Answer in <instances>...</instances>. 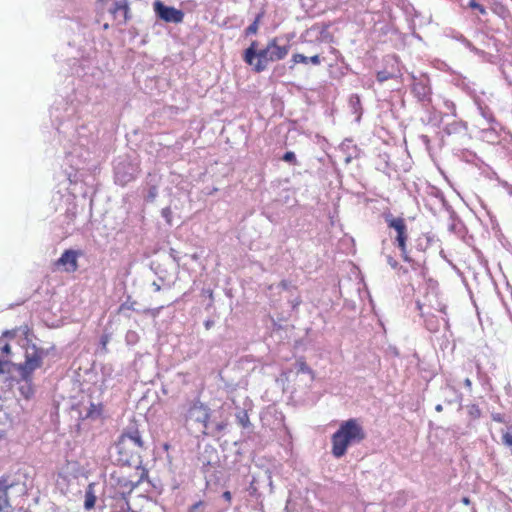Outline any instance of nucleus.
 I'll list each match as a JSON object with an SVG mask.
<instances>
[{
    "label": "nucleus",
    "mask_w": 512,
    "mask_h": 512,
    "mask_svg": "<svg viewBox=\"0 0 512 512\" xmlns=\"http://www.w3.org/2000/svg\"><path fill=\"white\" fill-rule=\"evenodd\" d=\"M364 438L362 426L356 419H349L332 435V454L340 458L346 453L348 446L360 443Z\"/></svg>",
    "instance_id": "1"
},
{
    "label": "nucleus",
    "mask_w": 512,
    "mask_h": 512,
    "mask_svg": "<svg viewBox=\"0 0 512 512\" xmlns=\"http://www.w3.org/2000/svg\"><path fill=\"white\" fill-rule=\"evenodd\" d=\"M210 409L200 401H193L185 408L184 423L187 429L208 435Z\"/></svg>",
    "instance_id": "2"
},
{
    "label": "nucleus",
    "mask_w": 512,
    "mask_h": 512,
    "mask_svg": "<svg viewBox=\"0 0 512 512\" xmlns=\"http://www.w3.org/2000/svg\"><path fill=\"white\" fill-rule=\"evenodd\" d=\"M47 353L44 349L31 345L26 349L25 361L16 365V369L23 381L30 383L32 381V375L36 369H39L43 364V359Z\"/></svg>",
    "instance_id": "3"
},
{
    "label": "nucleus",
    "mask_w": 512,
    "mask_h": 512,
    "mask_svg": "<svg viewBox=\"0 0 512 512\" xmlns=\"http://www.w3.org/2000/svg\"><path fill=\"white\" fill-rule=\"evenodd\" d=\"M385 221L389 228H392L396 231V242L398 247L401 250L402 257L405 261H409V257L407 255V249H406V241L408 238L407 235V226L405 224V221L403 218H395L391 214L385 216Z\"/></svg>",
    "instance_id": "4"
},
{
    "label": "nucleus",
    "mask_w": 512,
    "mask_h": 512,
    "mask_svg": "<svg viewBox=\"0 0 512 512\" xmlns=\"http://www.w3.org/2000/svg\"><path fill=\"white\" fill-rule=\"evenodd\" d=\"M244 60L249 65H254L256 72H261L266 69L267 64L270 61V52H268V46L265 49L256 52V42H253L249 48L246 49Z\"/></svg>",
    "instance_id": "5"
},
{
    "label": "nucleus",
    "mask_w": 512,
    "mask_h": 512,
    "mask_svg": "<svg viewBox=\"0 0 512 512\" xmlns=\"http://www.w3.org/2000/svg\"><path fill=\"white\" fill-rule=\"evenodd\" d=\"M153 7L156 15L165 22L178 24L184 19V13L182 10L166 6L159 0L154 2Z\"/></svg>",
    "instance_id": "6"
},
{
    "label": "nucleus",
    "mask_w": 512,
    "mask_h": 512,
    "mask_svg": "<svg viewBox=\"0 0 512 512\" xmlns=\"http://www.w3.org/2000/svg\"><path fill=\"white\" fill-rule=\"evenodd\" d=\"M136 169L130 164L118 163L115 166V181L124 186L135 178Z\"/></svg>",
    "instance_id": "7"
},
{
    "label": "nucleus",
    "mask_w": 512,
    "mask_h": 512,
    "mask_svg": "<svg viewBox=\"0 0 512 512\" xmlns=\"http://www.w3.org/2000/svg\"><path fill=\"white\" fill-rule=\"evenodd\" d=\"M79 253L74 250H65L57 261V265L64 266L67 272H74L78 268Z\"/></svg>",
    "instance_id": "8"
},
{
    "label": "nucleus",
    "mask_w": 512,
    "mask_h": 512,
    "mask_svg": "<svg viewBox=\"0 0 512 512\" xmlns=\"http://www.w3.org/2000/svg\"><path fill=\"white\" fill-rule=\"evenodd\" d=\"M290 49L289 44L279 45L277 39H273L268 43V52H270V61H278L284 59Z\"/></svg>",
    "instance_id": "9"
},
{
    "label": "nucleus",
    "mask_w": 512,
    "mask_h": 512,
    "mask_svg": "<svg viewBox=\"0 0 512 512\" xmlns=\"http://www.w3.org/2000/svg\"><path fill=\"white\" fill-rule=\"evenodd\" d=\"M14 486L13 482H10L8 478L1 477L0 478V512H10L11 505L9 503L8 489Z\"/></svg>",
    "instance_id": "10"
},
{
    "label": "nucleus",
    "mask_w": 512,
    "mask_h": 512,
    "mask_svg": "<svg viewBox=\"0 0 512 512\" xmlns=\"http://www.w3.org/2000/svg\"><path fill=\"white\" fill-rule=\"evenodd\" d=\"M128 442L133 444L135 447L142 448L143 441L138 430L124 432L119 440V445H126Z\"/></svg>",
    "instance_id": "11"
},
{
    "label": "nucleus",
    "mask_w": 512,
    "mask_h": 512,
    "mask_svg": "<svg viewBox=\"0 0 512 512\" xmlns=\"http://www.w3.org/2000/svg\"><path fill=\"white\" fill-rule=\"evenodd\" d=\"M412 92L419 101L424 102L430 100L431 88L422 81L413 84Z\"/></svg>",
    "instance_id": "12"
},
{
    "label": "nucleus",
    "mask_w": 512,
    "mask_h": 512,
    "mask_svg": "<svg viewBox=\"0 0 512 512\" xmlns=\"http://www.w3.org/2000/svg\"><path fill=\"white\" fill-rule=\"evenodd\" d=\"M349 107L352 112L356 115V121H359L362 115L361 101L360 97L356 94H353L349 98Z\"/></svg>",
    "instance_id": "13"
},
{
    "label": "nucleus",
    "mask_w": 512,
    "mask_h": 512,
    "mask_svg": "<svg viewBox=\"0 0 512 512\" xmlns=\"http://www.w3.org/2000/svg\"><path fill=\"white\" fill-rule=\"evenodd\" d=\"M110 12L114 15L116 18L119 14H123V20L126 21L127 19V12H128V5L127 2L124 1H117L114 3V7L110 9Z\"/></svg>",
    "instance_id": "14"
},
{
    "label": "nucleus",
    "mask_w": 512,
    "mask_h": 512,
    "mask_svg": "<svg viewBox=\"0 0 512 512\" xmlns=\"http://www.w3.org/2000/svg\"><path fill=\"white\" fill-rule=\"evenodd\" d=\"M292 61L296 64V63H312L314 65H319L321 63L320 61V57L318 55H314L312 57H307L303 54H294L293 57H292Z\"/></svg>",
    "instance_id": "15"
},
{
    "label": "nucleus",
    "mask_w": 512,
    "mask_h": 512,
    "mask_svg": "<svg viewBox=\"0 0 512 512\" xmlns=\"http://www.w3.org/2000/svg\"><path fill=\"white\" fill-rule=\"evenodd\" d=\"M401 73L398 68L393 69L391 71L382 70L377 73V80L382 83L392 78L400 77Z\"/></svg>",
    "instance_id": "16"
},
{
    "label": "nucleus",
    "mask_w": 512,
    "mask_h": 512,
    "mask_svg": "<svg viewBox=\"0 0 512 512\" xmlns=\"http://www.w3.org/2000/svg\"><path fill=\"white\" fill-rule=\"evenodd\" d=\"M96 496L94 495V490L92 485H89L85 492V501L84 508L86 510H91L95 506Z\"/></svg>",
    "instance_id": "17"
},
{
    "label": "nucleus",
    "mask_w": 512,
    "mask_h": 512,
    "mask_svg": "<svg viewBox=\"0 0 512 512\" xmlns=\"http://www.w3.org/2000/svg\"><path fill=\"white\" fill-rule=\"evenodd\" d=\"M235 416L240 426L246 428L250 425L249 416L245 410H239Z\"/></svg>",
    "instance_id": "18"
},
{
    "label": "nucleus",
    "mask_w": 512,
    "mask_h": 512,
    "mask_svg": "<svg viewBox=\"0 0 512 512\" xmlns=\"http://www.w3.org/2000/svg\"><path fill=\"white\" fill-rule=\"evenodd\" d=\"M467 412L472 419H478L481 416V410L476 404L468 405Z\"/></svg>",
    "instance_id": "19"
},
{
    "label": "nucleus",
    "mask_w": 512,
    "mask_h": 512,
    "mask_svg": "<svg viewBox=\"0 0 512 512\" xmlns=\"http://www.w3.org/2000/svg\"><path fill=\"white\" fill-rule=\"evenodd\" d=\"M443 390H451L454 394V398L453 399H450L448 400L447 402L448 403H453L455 401H459L461 402L462 401V394L459 393L453 386H451L449 383H446L445 387L443 388Z\"/></svg>",
    "instance_id": "20"
},
{
    "label": "nucleus",
    "mask_w": 512,
    "mask_h": 512,
    "mask_svg": "<svg viewBox=\"0 0 512 512\" xmlns=\"http://www.w3.org/2000/svg\"><path fill=\"white\" fill-rule=\"evenodd\" d=\"M502 442L508 447H512V427H509L502 435Z\"/></svg>",
    "instance_id": "21"
},
{
    "label": "nucleus",
    "mask_w": 512,
    "mask_h": 512,
    "mask_svg": "<svg viewBox=\"0 0 512 512\" xmlns=\"http://www.w3.org/2000/svg\"><path fill=\"white\" fill-rule=\"evenodd\" d=\"M260 15L256 17V19L246 28V35L255 34L258 30Z\"/></svg>",
    "instance_id": "22"
},
{
    "label": "nucleus",
    "mask_w": 512,
    "mask_h": 512,
    "mask_svg": "<svg viewBox=\"0 0 512 512\" xmlns=\"http://www.w3.org/2000/svg\"><path fill=\"white\" fill-rule=\"evenodd\" d=\"M100 414H101V408L92 403L90 405L89 411L87 413V417L96 418V417L100 416Z\"/></svg>",
    "instance_id": "23"
},
{
    "label": "nucleus",
    "mask_w": 512,
    "mask_h": 512,
    "mask_svg": "<svg viewBox=\"0 0 512 512\" xmlns=\"http://www.w3.org/2000/svg\"><path fill=\"white\" fill-rule=\"evenodd\" d=\"M460 127H461V124H460V123H458V122H453V123H451V124H448V125L445 127V129H444V130H445V132H446L447 134H449V135H450V134H452V133H456V132L459 130V128H460Z\"/></svg>",
    "instance_id": "24"
},
{
    "label": "nucleus",
    "mask_w": 512,
    "mask_h": 512,
    "mask_svg": "<svg viewBox=\"0 0 512 512\" xmlns=\"http://www.w3.org/2000/svg\"><path fill=\"white\" fill-rule=\"evenodd\" d=\"M468 6L472 9H477L481 14H486L484 6L479 4L476 0H469Z\"/></svg>",
    "instance_id": "25"
},
{
    "label": "nucleus",
    "mask_w": 512,
    "mask_h": 512,
    "mask_svg": "<svg viewBox=\"0 0 512 512\" xmlns=\"http://www.w3.org/2000/svg\"><path fill=\"white\" fill-rule=\"evenodd\" d=\"M226 428V423L219 422L212 427L211 431H208V434H216L222 432Z\"/></svg>",
    "instance_id": "26"
},
{
    "label": "nucleus",
    "mask_w": 512,
    "mask_h": 512,
    "mask_svg": "<svg viewBox=\"0 0 512 512\" xmlns=\"http://www.w3.org/2000/svg\"><path fill=\"white\" fill-rule=\"evenodd\" d=\"M282 159L285 161V162H290V163H296V156H295V153L292 152V151H287Z\"/></svg>",
    "instance_id": "27"
},
{
    "label": "nucleus",
    "mask_w": 512,
    "mask_h": 512,
    "mask_svg": "<svg viewBox=\"0 0 512 512\" xmlns=\"http://www.w3.org/2000/svg\"><path fill=\"white\" fill-rule=\"evenodd\" d=\"M276 288L289 291V290H291L292 288H295V287L292 285V283H291V282H289V281H287V280H283V281H281V282L277 285V287H276Z\"/></svg>",
    "instance_id": "28"
},
{
    "label": "nucleus",
    "mask_w": 512,
    "mask_h": 512,
    "mask_svg": "<svg viewBox=\"0 0 512 512\" xmlns=\"http://www.w3.org/2000/svg\"><path fill=\"white\" fill-rule=\"evenodd\" d=\"M171 213H172V211L169 207H165L161 211L162 217L165 218L167 223H169V224L171 223Z\"/></svg>",
    "instance_id": "29"
},
{
    "label": "nucleus",
    "mask_w": 512,
    "mask_h": 512,
    "mask_svg": "<svg viewBox=\"0 0 512 512\" xmlns=\"http://www.w3.org/2000/svg\"><path fill=\"white\" fill-rule=\"evenodd\" d=\"M444 106L447 110H449L453 116L456 115V108H455V104L452 102V101H449V100H445L444 101Z\"/></svg>",
    "instance_id": "30"
},
{
    "label": "nucleus",
    "mask_w": 512,
    "mask_h": 512,
    "mask_svg": "<svg viewBox=\"0 0 512 512\" xmlns=\"http://www.w3.org/2000/svg\"><path fill=\"white\" fill-rule=\"evenodd\" d=\"M157 188L155 186H152L149 188V191H148V194H147V199L149 201H154V199L156 198L157 196Z\"/></svg>",
    "instance_id": "31"
},
{
    "label": "nucleus",
    "mask_w": 512,
    "mask_h": 512,
    "mask_svg": "<svg viewBox=\"0 0 512 512\" xmlns=\"http://www.w3.org/2000/svg\"><path fill=\"white\" fill-rule=\"evenodd\" d=\"M301 302L302 300L300 296H296L295 298L289 300V303L291 304L293 309H296L301 304Z\"/></svg>",
    "instance_id": "32"
},
{
    "label": "nucleus",
    "mask_w": 512,
    "mask_h": 512,
    "mask_svg": "<svg viewBox=\"0 0 512 512\" xmlns=\"http://www.w3.org/2000/svg\"><path fill=\"white\" fill-rule=\"evenodd\" d=\"M264 476H265L266 480L268 481V485L270 487V492H273V481H272V476H271L270 471H268V470L265 471Z\"/></svg>",
    "instance_id": "33"
},
{
    "label": "nucleus",
    "mask_w": 512,
    "mask_h": 512,
    "mask_svg": "<svg viewBox=\"0 0 512 512\" xmlns=\"http://www.w3.org/2000/svg\"><path fill=\"white\" fill-rule=\"evenodd\" d=\"M492 419H493V421L498 422V423L505 422L504 416L500 413L492 414Z\"/></svg>",
    "instance_id": "34"
},
{
    "label": "nucleus",
    "mask_w": 512,
    "mask_h": 512,
    "mask_svg": "<svg viewBox=\"0 0 512 512\" xmlns=\"http://www.w3.org/2000/svg\"><path fill=\"white\" fill-rule=\"evenodd\" d=\"M387 262L393 269L397 268L398 266V262L391 256H387Z\"/></svg>",
    "instance_id": "35"
},
{
    "label": "nucleus",
    "mask_w": 512,
    "mask_h": 512,
    "mask_svg": "<svg viewBox=\"0 0 512 512\" xmlns=\"http://www.w3.org/2000/svg\"><path fill=\"white\" fill-rule=\"evenodd\" d=\"M222 497H223V498L225 499V501H227L228 503H230V502H231L232 495H231V492H230V491H225V492H223Z\"/></svg>",
    "instance_id": "36"
},
{
    "label": "nucleus",
    "mask_w": 512,
    "mask_h": 512,
    "mask_svg": "<svg viewBox=\"0 0 512 512\" xmlns=\"http://www.w3.org/2000/svg\"><path fill=\"white\" fill-rule=\"evenodd\" d=\"M134 338H136V333L135 332H132V331H129L126 335V339L128 342L130 341H133Z\"/></svg>",
    "instance_id": "37"
},
{
    "label": "nucleus",
    "mask_w": 512,
    "mask_h": 512,
    "mask_svg": "<svg viewBox=\"0 0 512 512\" xmlns=\"http://www.w3.org/2000/svg\"><path fill=\"white\" fill-rule=\"evenodd\" d=\"M464 385H465V387H466L469 391H471V389H472V381H471L469 378H466V379L464 380Z\"/></svg>",
    "instance_id": "38"
},
{
    "label": "nucleus",
    "mask_w": 512,
    "mask_h": 512,
    "mask_svg": "<svg viewBox=\"0 0 512 512\" xmlns=\"http://www.w3.org/2000/svg\"><path fill=\"white\" fill-rule=\"evenodd\" d=\"M27 384H28V388H27V389H25L24 387H22V389H21V390H22V393H23L26 397H29V393L31 392V387H30L31 382H30V383H27Z\"/></svg>",
    "instance_id": "39"
},
{
    "label": "nucleus",
    "mask_w": 512,
    "mask_h": 512,
    "mask_svg": "<svg viewBox=\"0 0 512 512\" xmlns=\"http://www.w3.org/2000/svg\"><path fill=\"white\" fill-rule=\"evenodd\" d=\"M204 505V502L202 501H198L197 503H195L191 508L194 509V510H197L199 509L200 507H202Z\"/></svg>",
    "instance_id": "40"
},
{
    "label": "nucleus",
    "mask_w": 512,
    "mask_h": 512,
    "mask_svg": "<svg viewBox=\"0 0 512 512\" xmlns=\"http://www.w3.org/2000/svg\"><path fill=\"white\" fill-rule=\"evenodd\" d=\"M204 324L206 329H210L213 326L214 322L211 320H207Z\"/></svg>",
    "instance_id": "41"
},
{
    "label": "nucleus",
    "mask_w": 512,
    "mask_h": 512,
    "mask_svg": "<svg viewBox=\"0 0 512 512\" xmlns=\"http://www.w3.org/2000/svg\"><path fill=\"white\" fill-rule=\"evenodd\" d=\"M255 483H256V479L253 478L251 484H250V489L255 492L256 491V487H255Z\"/></svg>",
    "instance_id": "42"
},
{
    "label": "nucleus",
    "mask_w": 512,
    "mask_h": 512,
    "mask_svg": "<svg viewBox=\"0 0 512 512\" xmlns=\"http://www.w3.org/2000/svg\"><path fill=\"white\" fill-rule=\"evenodd\" d=\"M3 352L5 353H9L10 352V346L8 344H6L4 347H3Z\"/></svg>",
    "instance_id": "43"
},
{
    "label": "nucleus",
    "mask_w": 512,
    "mask_h": 512,
    "mask_svg": "<svg viewBox=\"0 0 512 512\" xmlns=\"http://www.w3.org/2000/svg\"><path fill=\"white\" fill-rule=\"evenodd\" d=\"M435 410L437 412H441L443 410V406L441 404H437L436 407H435Z\"/></svg>",
    "instance_id": "44"
},
{
    "label": "nucleus",
    "mask_w": 512,
    "mask_h": 512,
    "mask_svg": "<svg viewBox=\"0 0 512 512\" xmlns=\"http://www.w3.org/2000/svg\"><path fill=\"white\" fill-rule=\"evenodd\" d=\"M462 502H463L465 505H468V504L470 503V500H469V498H468V497H464V498L462 499Z\"/></svg>",
    "instance_id": "45"
},
{
    "label": "nucleus",
    "mask_w": 512,
    "mask_h": 512,
    "mask_svg": "<svg viewBox=\"0 0 512 512\" xmlns=\"http://www.w3.org/2000/svg\"><path fill=\"white\" fill-rule=\"evenodd\" d=\"M440 311L444 314H446V306L441 307Z\"/></svg>",
    "instance_id": "46"
},
{
    "label": "nucleus",
    "mask_w": 512,
    "mask_h": 512,
    "mask_svg": "<svg viewBox=\"0 0 512 512\" xmlns=\"http://www.w3.org/2000/svg\"><path fill=\"white\" fill-rule=\"evenodd\" d=\"M153 285H154V288H156V290H160V287L158 285H156V282H153Z\"/></svg>",
    "instance_id": "47"
},
{
    "label": "nucleus",
    "mask_w": 512,
    "mask_h": 512,
    "mask_svg": "<svg viewBox=\"0 0 512 512\" xmlns=\"http://www.w3.org/2000/svg\"><path fill=\"white\" fill-rule=\"evenodd\" d=\"M153 285H154V288H156V290H160V287L158 285H156V282H153Z\"/></svg>",
    "instance_id": "48"
},
{
    "label": "nucleus",
    "mask_w": 512,
    "mask_h": 512,
    "mask_svg": "<svg viewBox=\"0 0 512 512\" xmlns=\"http://www.w3.org/2000/svg\"><path fill=\"white\" fill-rule=\"evenodd\" d=\"M153 285H154V288H156V290H160V287L158 285H156V282H153Z\"/></svg>",
    "instance_id": "49"
},
{
    "label": "nucleus",
    "mask_w": 512,
    "mask_h": 512,
    "mask_svg": "<svg viewBox=\"0 0 512 512\" xmlns=\"http://www.w3.org/2000/svg\"><path fill=\"white\" fill-rule=\"evenodd\" d=\"M301 370H302V371H308L309 369H308L305 365H303V366L301 367Z\"/></svg>",
    "instance_id": "50"
},
{
    "label": "nucleus",
    "mask_w": 512,
    "mask_h": 512,
    "mask_svg": "<svg viewBox=\"0 0 512 512\" xmlns=\"http://www.w3.org/2000/svg\"><path fill=\"white\" fill-rule=\"evenodd\" d=\"M189 512H196V510H194V509H192V508H191V509L189 510Z\"/></svg>",
    "instance_id": "51"
},
{
    "label": "nucleus",
    "mask_w": 512,
    "mask_h": 512,
    "mask_svg": "<svg viewBox=\"0 0 512 512\" xmlns=\"http://www.w3.org/2000/svg\"><path fill=\"white\" fill-rule=\"evenodd\" d=\"M131 512H137V511H131Z\"/></svg>",
    "instance_id": "52"
}]
</instances>
